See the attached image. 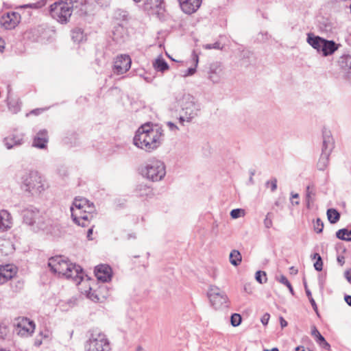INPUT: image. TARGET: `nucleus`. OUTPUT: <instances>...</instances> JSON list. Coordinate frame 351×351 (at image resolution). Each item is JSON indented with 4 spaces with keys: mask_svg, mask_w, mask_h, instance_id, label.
Segmentation results:
<instances>
[{
    "mask_svg": "<svg viewBox=\"0 0 351 351\" xmlns=\"http://www.w3.org/2000/svg\"><path fill=\"white\" fill-rule=\"evenodd\" d=\"M163 138L164 130L161 127L146 123L136 130L133 144L146 152H152L162 145Z\"/></svg>",
    "mask_w": 351,
    "mask_h": 351,
    "instance_id": "f257e3e1",
    "label": "nucleus"
},
{
    "mask_svg": "<svg viewBox=\"0 0 351 351\" xmlns=\"http://www.w3.org/2000/svg\"><path fill=\"white\" fill-rule=\"evenodd\" d=\"M179 106L181 108L182 115L179 118V122L184 125V121L191 122L199 116L201 111V104L190 94H183L180 97L176 98Z\"/></svg>",
    "mask_w": 351,
    "mask_h": 351,
    "instance_id": "f03ea898",
    "label": "nucleus"
},
{
    "mask_svg": "<svg viewBox=\"0 0 351 351\" xmlns=\"http://www.w3.org/2000/svg\"><path fill=\"white\" fill-rule=\"evenodd\" d=\"M141 173L143 177L153 182L160 181L166 174L165 165L159 160L152 159L141 168Z\"/></svg>",
    "mask_w": 351,
    "mask_h": 351,
    "instance_id": "7ed1b4c3",
    "label": "nucleus"
},
{
    "mask_svg": "<svg viewBox=\"0 0 351 351\" xmlns=\"http://www.w3.org/2000/svg\"><path fill=\"white\" fill-rule=\"evenodd\" d=\"M73 7L71 0L55 2L50 6V14L59 23H66L72 14Z\"/></svg>",
    "mask_w": 351,
    "mask_h": 351,
    "instance_id": "20e7f679",
    "label": "nucleus"
},
{
    "mask_svg": "<svg viewBox=\"0 0 351 351\" xmlns=\"http://www.w3.org/2000/svg\"><path fill=\"white\" fill-rule=\"evenodd\" d=\"M86 351H111L109 340L106 335L93 330L85 344Z\"/></svg>",
    "mask_w": 351,
    "mask_h": 351,
    "instance_id": "39448f33",
    "label": "nucleus"
},
{
    "mask_svg": "<svg viewBox=\"0 0 351 351\" xmlns=\"http://www.w3.org/2000/svg\"><path fill=\"white\" fill-rule=\"evenodd\" d=\"M22 183L25 190L33 195H39L45 189L43 180L37 171H31L24 175Z\"/></svg>",
    "mask_w": 351,
    "mask_h": 351,
    "instance_id": "423d86ee",
    "label": "nucleus"
},
{
    "mask_svg": "<svg viewBox=\"0 0 351 351\" xmlns=\"http://www.w3.org/2000/svg\"><path fill=\"white\" fill-rule=\"evenodd\" d=\"M88 201L87 199L84 197H76L71 207V217L73 221L82 227L88 225V215L82 214V210L84 206L88 204Z\"/></svg>",
    "mask_w": 351,
    "mask_h": 351,
    "instance_id": "0eeeda50",
    "label": "nucleus"
},
{
    "mask_svg": "<svg viewBox=\"0 0 351 351\" xmlns=\"http://www.w3.org/2000/svg\"><path fill=\"white\" fill-rule=\"evenodd\" d=\"M23 222L33 226L34 229L44 228V220L40 211L33 206H29L22 210Z\"/></svg>",
    "mask_w": 351,
    "mask_h": 351,
    "instance_id": "6e6552de",
    "label": "nucleus"
},
{
    "mask_svg": "<svg viewBox=\"0 0 351 351\" xmlns=\"http://www.w3.org/2000/svg\"><path fill=\"white\" fill-rule=\"evenodd\" d=\"M71 263H69L63 256H57L49 259L48 266L54 273H58L64 276H71L72 274L69 273Z\"/></svg>",
    "mask_w": 351,
    "mask_h": 351,
    "instance_id": "1a4fd4ad",
    "label": "nucleus"
},
{
    "mask_svg": "<svg viewBox=\"0 0 351 351\" xmlns=\"http://www.w3.org/2000/svg\"><path fill=\"white\" fill-rule=\"evenodd\" d=\"M208 295L210 302L215 308H219L222 306H227L228 298L223 291H221L216 286H210L208 292Z\"/></svg>",
    "mask_w": 351,
    "mask_h": 351,
    "instance_id": "9d476101",
    "label": "nucleus"
},
{
    "mask_svg": "<svg viewBox=\"0 0 351 351\" xmlns=\"http://www.w3.org/2000/svg\"><path fill=\"white\" fill-rule=\"evenodd\" d=\"M21 19V16L19 12H7L0 18V25L5 29H13L19 24Z\"/></svg>",
    "mask_w": 351,
    "mask_h": 351,
    "instance_id": "9b49d317",
    "label": "nucleus"
},
{
    "mask_svg": "<svg viewBox=\"0 0 351 351\" xmlns=\"http://www.w3.org/2000/svg\"><path fill=\"white\" fill-rule=\"evenodd\" d=\"M131 62V58L128 55L117 56L114 64V72L117 75L125 73L130 69Z\"/></svg>",
    "mask_w": 351,
    "mask_h": 351,
    "instance_id": "f8f14e48",
    "label": "nucleus"
},
{
    "mask_svg": "<svg viewBox=\"0 0 351 351\" xmlns=\"http://www.w3.org/2000/svg\"><path fill=\"white\" fill-rule=\"evenodd\" d=\"M209 79L214 83H218L223 77V67L220 62H213L210 65L209 68Z\"/></svg>",
    "mask_w": 351,
    "mask_h": 351,
    "instance_id": "ddd939ff",
    "label": "nucleus"
},
{
    "mask_svg": "<svg viewBox=\"0 0 351 351\" xmlns=\"http://www.w3.org/2000/svg\"><path fill=\"white\" fill-rule=\"evenodd\" d=\"M18 335L21 336H29L31 335L34 329L35 324L34 322L30 321L27 318H23L17 324Z\"/></svg>",
    "mask_w": 351,
    "mask_h": 351,
    "instance_id": "4468645a",
    "label": "nucleus"
},
{
    "mask_svg": "<svg viewBox=\"0 0 351 351\" xmlns=\"http://www.w3.org/2000/svg\"><path fill=\"white\" fill-rule=\"evenodd\" d=\"M322 152L330 154L335 145V141L332 136L331 132L326 128H324L322 130Z\"/></svg>",
    "mask_w": 351,
    "mask_h": 351,
    "instance_id": "2eb2a0df",
    "label": "nucleus"
},
{
    "mask_svg": "<svg viewBox=\"0 0 351 351\" xmlns=\"http://www.w3.org/2000/svg\"><path fill=\"white\" fill-rule=\"evenodd\" d=\"M178 1L182 10L187 14L195 12L202 3V0H178Z\"/></svg>",
    "mask_w": 351,
    "mask_h": 351,
    "instance_id": "dca6fc26",
    "label": "nucleus"
},
{
    "mask_svg": "<svg viewBox=\"0 0 351 351\" xmlns=\"http://www.w3.org/2000/svg\"><path fill=\"white\" fill-rule=\"evenodd\" d=\"M95 274L99 280L108 282L112 278V269L109 265H100L95 267Z\"/></svg>",
    "mask_w": 351,
    "mask_h": 351,
    "instance_id": "f3484780",
    "label": "nucleus"
},
{
    "mask_svg": "<svg viewBox=\"0 0 351 351\" xmlns=\"http://www.w3.org/2000/svg\"><path fill=\"white\" fill-rule=\"evenodd\" d=\"M16 267L12 265H5L0 267V284L12 278L16 274Z\"/></svg>",
    "mask_w": 351,
    "mask_h": 351,
    "instance_id": "a211bd4d",
    "label": "nucleus"
},
{
    "mask_svg": "<svg viewBox=\"0 0 351 351\" xmlns=\"http://www.w3.org/2000/svg\"><path fill=\"white\" fill-rule=\"evenodd\" d=\"M3 143L8 149H12L15 146H19L23 143V135L12 134L4 138Z\"/></svg>",
    "mask_w": 351,
    "mask_h": 351,
    "instance_id": "6ab92c4d",
    "label": "nucleus"
},
{
    "mask_svg": "<svg viewBox=\"0 0 351 351\" xmlns=\"http://www.w3.org/2000/svg\"><path fill=\"white\" fill-rule=\"evenodd\" d=\"M68 272L72 275L71 276H66V278L72 279L76 284H80L83 279V271L80 265L72 263L70 267V271Z\"/></svg>",
    "mask_w": 351,
    "mask_h": 351,
    "instance_id": "aec40b11",
    "label": "nucleus"
},
{
    "mask_svg": "<svg viewBox=\"0 0 351 351\" xmlns=\"http://www.w3.org/2000/svg\"><path fill=\"white\" fill-rule=\"evenodd\" d=\"M48 142L47 132L46 130H40L36 134L34 138L33 146L43 149L46 147V144Z\"/></svg>",
    "mask_w": 351,
    "mask_h": 351,
    "instance_id": "412c9836",
    "label": "nucleus"
},
{
    "mask_svg": "<svg viewBox=\"0 0 351 351\" xmlns=\"http://www.w3.org/2000/svg\"><path fill=\"white\" fill-rule=\"evenodd\" d=\"M12 217L10 213L5 210H0V232L10 228Z\"/></svg>",
    "mask_w": 351,
    "mask_h": 351,
    "instance_id": "4be33fe9",
    "label": "nucleus"
},
{
    "mask_svg": "<svg viewBox=\"0 0 351 351\" xmlns=\"http://www.w3.org/2000/svg\"><path fill=\"white\" fill-rule=\"evenodd\" d=\"M311 335L314 337L316 343L323 349L330 350V345L326 341L321 335L316 326H313L311 329Z\"/></svg>",
    "mask_w": 351,
    "mask_h": 351,
    "instance_id": "5701e85b",
    "label": "nucleus"
},
{
    "mask_svg": "<svg viewBox=\"0 0 351 351\" xmlns=\"http://www.w3.org/2000/svg\"><path fill=\"white\" fill-rule=\"evenodd\" d=\"M323 38L315 36L313 33L307 34L306 42L317 52L320 53L321 45Z\"/></svg>",
    "mask_w": 351,
    "mask_h": 351,
    "instance_id": "b1692460",
    "label": "nucleus"
},
{
    "mask_svg": "<svg viewBox=\"0 0 351 351\" xmlns=\"http://www.w3.org/2000/svg\"><path fill=\"white\" fill-rule=\"evenodd\" d=\"M338 45L334 40H328L322 54L325 57L330 56L338 49Z\"/></svg>",
    "mask_w": 351,
    "mask_h": 351,
    "instance_id": "393cba45",
    "label": "nucleus"
},
{
    "mask_svg": "<svg viewBox=\"0 0 351 351\" xmlns=\"http://www.w3.org/2000/svg\"><path fill=\"white\" fill-rule=\"evenodd\" d=\"M153 66L157 71L164 72L169 69L167 62L162 58H158L154 62Z\"/></svg>",
    "mask_w": 351,
    "mask_h": 351,
    "instance_id": "a878e982",
    "label": "nucleus"
},
{
    "mask_svg": "<svg viewBox=\"0 0 351 351\" xmlns=\"http://www.w3.org/2000/svg\"><path fill=\"white\" fill-rule=\"evenodd\" d=\"M341 65L348 70L346 73L347 78L351 79V54L341 58Z\"/></svg>",
    "mask_w": 351,
    "mask_h": 351,
    "instance_id": "bb28decb",
    "label": "nucleus"
},
{
    "mask_svg": "<svg viewBox=\"0 0 351 351\" xmlns=\"http://www.w3.org/2000/svg\"><path fill=\"white\" fill-rule=\"evenodd\" d=\"M330 155V154L322 152L320 158L317 162V168L319 170L324 171L327 167Z\"/></svg>",
    "mask_w": 351,
    "mask_h": 351,
    "instance_id": "cd10ccee",
    "label": "nucleus"
},
{
    "mask_svg": "<svg viewBox=\"0 0 351 351\" xmlns=\"http://www.w3.org/2000/svg\"><path fill=\"white\" fill-rule=\"evenodd\" d=\"M326 215L330 223H336L340 219V213L335 208L328 209Z\"/></svg>",
    "mask_w": 351,
    "mask_h": 351,
    "instance_id": "c85d7f7f",
    "label": "nucleus"
},
{
    "mask_svg": "<svg viewBox=\"0 0 351 351\" xmlns=\"http://www.w3.org/2000/svg\"><path fill=\"white\" fill-rule=\"evenodd\" d=\"M85 35L81 28H75L71 32L72 40L75 43H80L84 39Z\"/></svg>",
    "mask_w": 351,
    "mask_h": 351,
    "instance_id": "c756f323",
    "label": "nucleus"
},
{
    "mask_svg": "<svg viewBox=\"0 0 351 351\" xmlns=\"http://www.w3.org/2000/svg\"><path fill=\"white\" fill-rule=\"evenodd\" d=\"M241 254L238 250H232L230 254V262L232 265L234 266L239 265L241 262Z\"/></svg>",
    "mask_w": 351,
    "mask_h": 351,
    "instance_id": "7c9ffc66",
    "label": "nucleus"
},
{
    "mask_svg": "<svg viewBox=\"0 0 351 351\" xmlns=\"http://www.w3.org/2000/svg\"><path fill=\"white\" fill-rule=\"evenodd\" d=\"M336 237L341 240L346 241H351V230H349L346 228H343L339 230L336 232Z\"/></svg>",
    "mask_w": 351,
    "mask_h": 351,
    "instance_id": "2f4dec72",
    "label": "nucleus"
},
{
    "mask_svg": "<svg viewBox=\"0 0 351 351\" xmlns=\"http://www.w3.org/2000/svg\"><path fill=\"white\" fill-rule=\"evenodd\" d=\"M148 3V0H145L144 3V9L145 10H154L155 8H159L161 9L162 4L164 3V0H161L160 2H156V0H151Z\"/></svg>",
    "mask_w": 351,
    "mask_h": 351,
    "instance_id": "473e14b6",
    "label": "nucleus"
},
{
    "mask_svg": "<svg viewBox=\"0 0 351 351\" xmlns=\"http://www.w3.org/2000/svg\"><path fill=\"white\" fill-rule=\"evenodd\" d=\"M315 195L313 186H307L306 189V207L310 208L311 203L313 202V196Z\"/></svg>",
    "mask_w": 351,
    "mask_h": 351,
    "instance_id": "72a5a7b5",
    "label": "nucleus"
},
{
    "mask_svg": "<svg viewBox=\"0 0 351 351\" xmlns=\"http://www.w3.org/2000/svg\"><path fill=\"white\" fill-rule=\"evenodd\" d=\"M10 335V328L5 323L0 322V339H5Z\"/></svg>",
    "mask_w": 351,
    "mask_h": 351,
    "instance_id": "f704fd0d",
    "label": "nucleus"
},
{
    "mask_svg": "<svg viewBox=\"0 0 351 351\" xmlns=\"http://www.w3.org/2000/svg\"><path fill=\"white\" fill-rule=\"evenodd\" d=\"M313 259H317L316 262L314 263V267L317 271H322L323 268V262L321 256L318 253H315L312 256Z\"/></svg>",
    "mask_w": 351,
    "mask_h": 351,
    "instance_id": "c9c22d12",
    "label": "nucleus"
},
{
    "mask_svg": "<svg viewBox=\"0 0 351 351\" xmlns=\"http://www.w3.org/2000/svg\"><path fill=\"white\" fill-rule=\"evenodd\" d=\"M136 191L138 195L140 197L147 196L152 193V189L145 185H139Z\"/></svg>",
    "mask_w": 351,
    "mask_h": 351,
    "instance_id": "e433bc0d",
    "label": "nucleus"
},
{
    "mask_svg": "<svg viewBox=\"0 0 351 351\" xmlns=\"http://www.w3.org/2000/svg\"><path fill=\"white\" fill-rule=\"evenodd\" d=\"M95 210V206L93 203L90 202L89 200L88 201V204H86L84 209L82 210V214H87L88 215V220L90 219V215L93 213Z\"/></svg>",
    "mask_w": 351,
    "mask_h": 351,
    "instance_id": "4c0bfd02",
    "label": "nucleus"
},
{
    "mask_svg": "<svg viewBox=\"0 0 351 351\" xmlns=\"http://www.w3.org/2000/svg\"><path fill=\"white\" fill-rule=\"evenodd\" d=\"M277 280L279 282L285 285L289 289L290 293L292 295L294 294L293 289L291 283L289 282V281L287 280V278L284 275H281L279 278H277Z\"/></svg>",
    "mask_w": 351,
    "mask_h": 351,
    "instance_id": "58836bf2",
    "label": "nucleus"
},
{
    "mask_svg": "<svg viewBox=\"0 0 351 351\" xmlns=\"http://www.w3.org/2000/svg\"><path fill=\"white\" fill-rule=\"evenodd\" d=\"M241 316L238 313L232 314L230 317L231 324L234 327L239 326L241 323Z\"/></svg>",
    "mask_w": 351,
    "mask_h": 351,
    "instance_id": "ea45409f",
    "label": "nucleus"
},
{
    "mask_svg": "<svg viewBox=\"0 0 351 351\" xmlns=\"http://www.w3.org/2000/svg\"><path fill=\"white\" fill-rule=\"evenodd\" d=\"M267 275L265 271H258L256 272L255 278L256 280L261 284L265 283L267 282Z\"/></svg>",
    "mask_w": 351,
    "mask_h": 351,
    "instance_id": "a19ab883",
    "label": "nucleus"
},
{
    "mask_svg": "<svg viewBox=\"0 0 351 351\" xmlns=\"http://www.w3.org/2000/svg\"><path fill=\"white\" fill-rule=\"evenodd\" d=\"M314 230L317 233H321L324 229V222L319 218H317L314 222Z\"/></svg>",
    "mask_w": 351,
    "mask_h": 351,
    "instance_id": "79ce46f5",
    "label": "nucleus"
},
{
    "mask_svg": "<svg viewBox=\"0 0 351 351\" xmlns=\"http://www.w3.org/2000/svg\"><path fill=\"white\" fill-rule=\"evenodd\" d=\"M244 210L241 208L233 209L230 212V216L232 219H237L244 215Z\"/></svg>",
    "mask_w": 351,
    "mask_h": 351,
    "instance_id": "37998d69",
    "label": "nucleus"
},
{
    "mask_svg": "<svg viewBox=\"0 0 351 351\" xmlns=\"http://www.w3.org/2000/svg\"><path fill=\"white\" fill-rule=\"evenodd\" d=\"M204 48L206 49H221V43L219 42H215L213 44H206L204 45Z\"/></svg>",
    "mask_w": 351,
    "mask_h": 351,
    "instance_id": "c03bdc74",
    "label": "nucleus"
},
{
    "mask_svg": "<svg viewBox=\"0 0 351 351\" xmlns=\"http://www.w3.org/2000/svg\"><path fill=\"white\" fill-rule=\"evenodd\" d=\"M270 184L271 186V191L272 192L275 191L277 189V179L274 178L271 179L270 180L267 181L266 183V185Z\"/></svg>",
    "mask_w": 351,
    "mask_h": 351,
    "instance_id": "a18cd8bd",
    "label": "nucleus"
},
{
    "mask_svg": "<svg viewBox=\"0 0 351 351\" xmlns=\"http://www.w3.org/2000/svg\"><path fill=\"white\" fill-rule=\"evenodd\" d=\"M269 216V213H267L263 221L264 226L266 228H270L272 226V220Z\"/></svg>",
    "mask_w": 351,
    "mask_h": 351,
    "instance_id": "49530a36",
    "label": "nucleus"
},
{
    "mask_svg": "<svg viewBox=\"0 0 351 351\" xmlns=\"http://www.w3.org/2000/svg\"><path fill=\"white\" fill-rule=\"evenodd\" d=\"M196 71V68L194 66L193 68H189L186 69L183 74L184 77H187L193 75Z\"/></svg>",
    "mask_w": 351,
    "mask_h": 351,
    "instance_id": "de8ad7c7",
    "label": "nucleus"
},
{
    "mask_svg": "<svg viewBox=\"0 0 351 351\" xmlns=\"http://www.w3.org/2000/svg\"><path fill=\"white\" fill-rule=\"evenodd\" d=\"M88 298L90 299L92 301L98 302L99 298L98 295L94 292H89L87 295Z\"/></svg>",
    "mask_w": 351,
    "mask_h": 351,
    "instance_id": "09e8293b",
    "label": "nucleus"
},
{
    "mask_svg": "<svg viewBox=\"0 0 351 351\" xmlns=\"http://www.w3.org/2000/svg\"><path fill=\"white\" fill-rule=\"evenodd\" d=\"M270 315L269 313H265L261 317V322L263 325H267L268 324Z\"/></svg>",
    "mask_w": 351,
    "mask_h": 351,
    "instance_id": "8fccbe9b",
    "label": "nucleus"
},
{
    "mask_svg": "<svg viewBox=\"0 0 351 351\" xmlns=\"http://www.w3.org/2000/svg\"><path fill=\"white\" fill-rule=\"evenodd\" d=\"M309 302H310L313 310L316 313L317 315L319 317V313L317 306V304H316L315 300L313 298H311V300H309Z\"/></svg>",
    "mask_w": 351,
    "mask_h": 351,
    "instance_id": "3c124183",
    "label": "nucleus"
},
{
    "mask_svg": "<svg viewBox=\"0 0 351 351\" xmlns=\"http://www.w3.org/2000/svg\"><path fill=\"white\" fill-rule=\"evenodd\" d=\"M167 124L169 126L170 130L171 131H177L179 130L178 127L171 121L167 122Z\"/></svg>",
    "mask_w": 351,
    "mask_h": 351,
    "instance_id": "603ef678",
    "label": "nucleus"
},
{
    "mask_svg": "<svg viewBox=\"0 0 351 351\" xmlns=\"http://www.w3.org/2000/svg\"><path fill=\"white\" fill-rule=\"evenodd\" d=\"M304 288L306 294L309 300H311V298H313L311 291L308 289L306 284H304Z\"/></svg>",
    "mask_w": 351,
    "mask_h": 351,
    "instance_id": "864d4df0",
    "label": "nucleus"
},
{
    "mask_svg": "<svg viewBox=\"0 0 351 351\" xmlns=\"http://www.w3.org/2000/svg\"><path fill=\"white\" fill-rule=\"evenodd\" d=\"M329 40H326L323 38L322 45H321V49H320V53H322L324 49L325 48V46L327 45V43Z\"/></svg>",
    "mask_w": 351,
    "mask_h": 351,
    "instance_id": "5fc2aeb1",
    "label": "nucleus"
},
{
    "mask_svg": "<svg viewBox=\"0 0 351 351\" xmlns=\"http://www.w3.org/2000/svg\"><path fill=\"white\" fill-rule=\"evenodd\" d=\"M280 324L282 328L287 326V322L282 317H280Z\"/></svg>",
    "mask_w": 351,
    "mask_h": 351,
    "instance_id": "6e6d98bb",
    "label": "nucleus"
},
{
    "mask_svg": "<svg viewBox=\"0 0 351 351\" xmlns=\"http://www.w3.org/2000/svg\"><path fill=\"white\" fill-rule=\"evenodd\" d=\"M338 263L342 266L345 263V258L343 256H339L337 257Z\"/></svg>",
    "mask_w": 351,
    "mask_h": 351,
    "instance_id": "4d7b16f0",
    "label": "nucleus"
},
{
    "mask_svg": "<svg viewBox=\"0 0 351 351\" xmlns=\"http://www.w3.org/2000/svg\"><path fill=\"white\" fill-rule=\"evenodd\" d=\"M345 277L348 282H351V271H346L345 272Z\"/></svg>",
    "mask_w": 351,
    "mask_h": 351,
    "instance_id": "13d9d810",
    "label": "nucleus"
},
{
    "mask_svg": "<svg viewBox=\"0 0 351 351\" xmlns=\"http://www.w3.org/2000/svg\"><path fill=\"white\" fill-rule=\"evenodd\" d=\"M193 59L195 62V67L196 68L197 66V64H198L199 58H198V56L195 53H193Z\"/></svg>",
    "mask_w": 351,
    "mask_h": 351,
    "instance_id": "bf43d9fd",
    "label": "nucleus"
},
{
    "mask_svg": "<svg viewBox=\"0 0 351 351\" xmlns=\"http://www.w3.org/2000/svg\"><path fill=\"white\" fill-rule=\"evenodd\" d=\"M23 7L24 8H38V3H30V4H27V5H24Z\"/></svg>",
    "mask_w": 351,
    "mask_h": 351,
    "instance_id": "052dcab7",
    "label": "nucleus"
},
{
    "mask_svg": "<svg viewBox=\"0 0 351 351\" xmlns=\"http://www.w3.org/2000/svg\"><path fill=\"white\" fill-rule=\"evenodd\" d=\"M345 301L346 302L351 306V295H346L345 296Z\"/></svg>",
    "mask_w": 351,
    "mask_h": 351,
    "instance_id": "680f3d73",
    "label": "nucleus"
},
{
    "mask_svg": "<svg viewBox=\"0 0 351 351\" xmlns=\"http://www.w3.org/2000/svg\"><path fill=\"white\" fill-rule=\"evenodd\" d=\"M5 48V41L2 38H0V51H3Z\"/></svg>",
    "mask_w": 351,
    "mask_h": 351,
    "instance_id": "e2e57ef3",
    "label": "nucleus"
},
{
    "mask_svg": "<svg viewBox=\"0 0 351 351\" xmlns=\"http://www.w3.org/2000/svg\"><path fill=\"white\" fill-rule=\"evenodd\" d=\"M295 351H311L310 350H306L304 346H298L295 348Z\"/></svg>",
    "mask_w": 351,
    "mask_h": 351,
    "instance_id": "0e129e2a",
    "label": "nucleus"
},
{
    "mask_svg": "<svg viewBox=\"0 0 351 351\" xmlns=\"http://www.w3.org/2000/svg\"><path fill=\"white\" fill-rule=\"evenodd\" d=\"M92 234H93V228H89L87 232V237L89 240L92 239V238H90V236Z\"/></svg>",
    "mask_w": 351,
    "mask_h": 351,
    "instance_id": "69168bd1",
    "label": "nucleus"
},
{
    "mask_svg": "<svg viewBox=\"0 0 351 351\" xmlns=\"http://www.w3.org/2000/svg\"><path fill=\"white\" fill-rule=\"evenodd\" d=\"M291 197L295 199L299 198V194L291 193Z\"/></svg>",
    "mask_w": 351,
    "mask_h": 351,
    "instance_id": "338daca9",
    "label": "nucleus"
},
{
    "mask_svg": "<svg viewBox=\"0 0 351 351\" xmlns=\"http://www.w3.org/2000/svg\"><path fill=\"white\" fill-rule=\"evenodd\" d=\"M249 182L251 184H254V179H253V177L250 176V178H249Z\"/></svg>",
    "mask_w": 351,
    "mask_h": 351,
    "instance_id": "774afa93",
    "label": "nucleus"
}]
</instances>
